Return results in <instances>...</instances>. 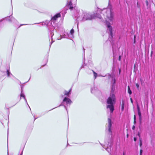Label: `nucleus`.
I'll use <instances>...</instances> for the list:
<instances>
[{
	"instance_id": "35",
	"label": "nucleus",
	"mask_w": 155,
	"mask_h": 155,
	"mask_svg": "<svg viewBox=\"0 0 155 155\" xmlns=\"http://www.w3.org/2000/svg\"><path fill=\"white\" fill-rule=\"evenodd\" d=\"M27 105H28V107H29V105H28V103H27Z\"/></svg>"
},
{
	"instance_id": "1",
	"label": "nucleus",
	"mask_w": 155,
	"mask_h": 155,
	"mask_svg": "<svg viewBox=\"0 0 155 155\" xmlns=\"http://www.w3.org/2000/svg\"><path fill=\"white\" fill-rule=\"evenodd\" d=\"M112 79L111 81L112 87L111 91L110 94V96L107 100V103L108 105L107 106V109H109L111 113H112L114 110V104L116 102V97L114 94L115 90L114 84L115 83V80L112 77L111 75H109Z\"/></svg>"
},
{
	"instance_id": "5",
	"label": "nucleus",
	"mask_w": 155,
	"mask_h": 155,
	"mask_svg": "<svg viewBox=\"0 0 155 155\" xmlns=\"http://www.w3.org/2000/svg\"><path fill=\"white\" fill-rule=\"evenodd\" d=\"M112 122L111 121V119L110 118H108V124L107 125L108 128V132L109 134L111 135L112 134L111 127H112Z\"/></svg>"
},
{
	"instance_id": "9",
	"label": "nucleus",
	"mask_w": 155,
	"mask_h": 155,
	"mask_svg": "<svg viewBox=\"0 0 155 155\" xmlns=\"http://www.w3.org/2000/svg\"><path fill=\"white\" fill-rule=\"evenodd\" d=\"M63 101L64 102H65L66 104H70L72 103L71 100L69 98L67 97H64L63 100Z\"/></svg>"
},
{
	"instance_id": "21",
	"label": "nucleus",
	"mask_w": 155,
	"mask_h": 155,
	"mask_svg": "<svg viewBox=\"0 0 155 155\" xmlns=\"http://www.w3.org/2000/svg\"><path fill=\"white\" fill-rule=\"evenodd\" d=\"M134 123H136V117H135V115L134 116Z\"/></svg>"
},
{
	"instance_id": "10",
	"label": "nucleus",
	"mask_w": 155,
	"mask_h": 155,
	"mask_svg": "<svg viewBox=\"0 0 155 155\" xmlns=\"http://www.w3.org/2000/svg\"><path fill=\"white\" fill-rule=\"evenodd\" d=\"M67 5L69 7V9L72 10L74 8L73 5L71 1L68 2L67 3Z\"/></svg>"
},
{
	"instance_id": "28",
	"label": "nucleus",
	"mask_w": 155,
	"mask_h": 155,
	"mask_svg": "<svg viewBox=\"0 0 155 155\" xmlns=\"http://www.w3.org/2000/svg\"><path fill=\"white\" fill-rule=\"evenodd\" d=\"M130 100H131V102L132 103H133V101H132V98H130Z\"/></svg>"
},
{
	"instance_id": "17",
	"label": "nucleus",
	"mask_w": 155,
	"mask_h": 155,
	"mask_svg": "<svg viewBox=\"0 0 155 155\" xmlns=\"http://www.w3.org/2000/svg\"><path fill=\"white\" fill-rule=\"evenodd\" d=\"M128 93L130 94H132V92L131 90H130V87L129 86H128Z\"/></svg>"
},
{
	"instance_id": "16",
	"label": "nucleus",
	"mask_w": 155,
	"mask_h": 155,
	"mask_svg": "<svg viewBox=\"0 0 155 155\" xmlns=\"http://www.w3.org/2000/svg\"><path fill=\"white\" fill-rule=\"evenodd\" d=\"M124 102H122L121 104V110L123 111L124 110Z\"/></svg>"
},
{
	"instance_id": "20",
	"label": "nucleus",
	"mask_w": 155,
	"mask_h": 155,
	"mask_svg": "<svg viewBox=\"0 0 155 155\" xmlns=\"http://www.w3.org/2000/svg\"><path fill=\"white\" fill-rule=\"evenodd\" d=\"M136 87H137V88L138 89L139 87V84H138V83H137V84H136Z\"/></svg>"
},
{
	"instance_id": "7",
	"label": "nucleus",
	"mask_w": 155,
	"mask_h": 155,
	"mask_svg": "<svg viewBox=\"0 0 155 155\" xmlns=\"http://www.w3.org/2000/svg\"><path fill=\"white\" fill-rule=\"evenodd\" d=\"M70 38V34L67 32H65L64 35H61V38H57L58 40H60L62 38Z\"/></svg>"
},
{
	"instance_id": "37",
	"label": "nucleus",
	"mask_w": 155,
	"mask_h": 155,
	"mask_svg": "<svg viewBox=\"0 0 155 155\" xmlns=\"http://www.w3.org/2000/svg\"><path fill=\"white\" fill-rule=\"evenodd\" d=\"M64 107H65L66 109V107L64 106Z\"/></svg>"
},
{
	"instance_id": "25",
	"label": "nucleus",
	"mask_w": 155,
	"mask_h": 155,
	"mask_svg": "<svg viewBox=\"0 0 155 155\" xmlns=\"http://www.w3.org/2000/svg\"><path fill=\"white\" fill-rule=\"evenodd\" d=\"M134 140L135 141H136L137 140V139L136 137H134Z\"/></svg>"
},
{
	"instance_id": "3",
	"label": "nucleus",
	"mask_w": 155,
	"mask_h": 155,
	"mask_svg": "<svg viewBox=\"0 0 155 155\" xmlns=\"http://www.w3.org/2000/svg\"><path fill=\"white\" fill-rule=\"evenodd\" d=\"M95 16L91 15L89 13H85L83 17L82 20L85 21L91 20L93 18H95Z\"/></svg>"
},
{
	"instance_id": "8",
	"label": "nucleus",
	"mask_w": 155,
	"mask_h": 155,
	"mask_svg": "<svg viewBox=\"0 0 155 155\" xmlns=\"http://www.w3.org/2000/svg\"><path fill=\"white\" fill-rule=\"evenodd\" d=\"M49 29L50 30V35L51 37V39H52V36L54 35L53 31L54 29V26H51L49 28Z\"/></svg>"
},
{
	"instance_id": "26",
	"label": "nucleus",
	"mask_w": 155,
	"mask_h": 155,
	"mask_svg": "<svg viewBox=\"0 0 155 155\" xmlns=\"http://www.w3.org/2000/svg\"><path fill=\"white\" fill-rule=\"evenodd\" d=\"M97 17L99 18L100 19H101V16H98Z\"/></svg>"
},
{
	"instance_id": "4",
	"label": "nucleus",
	"mask_w": 155,
	"mask_h": 155,
	"mask_svg": "<svg viewBox=\"0 0 155 155\" xmlns=\"http://www.w3.org/2000/svg\"><path fill=\"white\" fill-rule=\"evenodd\" d=\"M106 23L107 25L108 30L109 31V39L110 41L111 40L112 38L113 37L112 31V27L110 26V23L109 22H108L107 21H106Z\"/></svg>"
},
{
	"instance_id": "34",
	"label": "nucleus",
	"mask_w": 155,
	"mask_h": 155,
	"mask_svg": "<svg viewBox=\"0 0 155 155\" xmlns=\"http://www.w3.org/2000/svg\"><path fill=\"white\" fill-rule=\"evenodd\" d=\"M120 70H119V73H120Z\"/></svg>"
},
{
	"instance_id": "30",
	"label": "nucleus",
	"mask_w": 155,
	"mask_h": 155,
	"mask_svg": "<svg viewBox=\"0 0 155 155\" xmlns=\"http://www.w3.org/2000/svg\"><path fill=\"white\" fill-rule=\"evenodd\" d=\"M125 153L124 152L123 153V155H125Z\"/></svg>"
},
{
	"instance_id": "22",
	"label": "nucleus",
	"mask_w": 155,
	"mask_h": 155,
	"mask_svg": "<svg viewBox=\"0 0 155 155\" xmlns=\"http://www.w3.org/2000/svg\"><path fill=\"white\" fill-rule=\"evenodd\" d=\"M142 141L141 140H140V145L141 147L142 146Z\"/></svg>"
},
{
	"instance_id": "36",
	"label": "nucleus",
	"mask_w": 155,
	"mask_h": 155,
	"mask_svg": "<svg viewBox=\"0 0 155 155\" xmlns=\"http://www.w3.org/2000/svg\"><path fill=\"white\" fill-rule=\"evenodd\" d=\"M27 105H28V107H29V105H28V103H27Z\"/></svg>"
},
{
	"instance_id": "24",
	"label": "nucleus",
	"mask_w": 155,
	"mask_h": 155,
	"mask_svg": "<svg viewBox=\"0 0 155 155\" xmlns=\"http://www.w3.org/2000/svg\"><path fill=\"white\" fill-rule=\"evenodd\" d=\"M91 92L92 93H94V91L92 89H91Z\"/></svg>"
},
{
	"instance_id": "19",
	"label": "nucleus",
	"mask_w": 155,
	"mask_h": 155,
	"mask_svg": "<svg viewBox=\"0 0 155 155\" xmlns=\"http://www.w3.org/2000/svg\"><path fill=\"white\" fill-rule=\"evenodd\" d=\"M94 74V77L95 78V79L96 78V77L97 76V74L95 73V72L93 71Z\"/></svg>"
},
{
	"instance_id": "12",
	"label": "nucleus",
	"mask_w": 155,
	"mask_h": 155,
	"mask_svg": "<svg viewBox=\"0 0 155 155\" xmlns=\"http://www.w3.org/2000/svg\"><path fill=\"white\" fill-rule=\"evenodd\" d=\"M22 91H23V90H22V88H21V97H23L24 98V99L25 100V101L26 103H27V101L25 97V94L22 93Z\"/></svg>"
},
{
	"instance_id": "14",
	"label": "nucleus",
	"mask_w": 155,
	"mask_h": 155,
	"mask_svg": "<svg viewBox=\"0 0 155 155\" xmlns=\"http://www.w3.org/2000/svg\"><path fill=\"white\" fill-rule=\"evenodd\" d=\"M71 89H70L68 92L65 91L64 93V95H66V96H68L69 95L71 94Z\"/></svg>"
},
{
	"instance_id": "38",
	"label": "nucleus",
	"mask_w": 155,
	"mask_h": 155,
	"mask_svg": "<svg viewBox=\"0 0 155 155\" xmlns=\"http://www.w3.org/2000/svg\"><path fill=\"white\" fill-rule=\"evenodd\" d=\"M74 7H75V6H74Z\"/></svg>"
},
{
	"instance_id": "11",
	"label": "nucleus",
	"mask_w": 155,
	"mask_h": 155,
	"mask_svg": "<svg viewBox=\"0 0 155 155\" xmlns=\"http://www.w3.org/2000/svg\"><path fill=\"white\" fill-rule=\"evenodd\" d=\"M103 147L109 153L111 151V144L108 146L107 147V148H106L105 146V145L103 146Z\"/></svg>"
},
{
	"instance_id": "33",
	"label": "nucleus",
	"mask_w": 155,
	"mask_h": 155,
	"mask_svg": "<svg viewBox=\"0 0 155 155\" xmlns=\"http://www.w3.org/2000/svg\"><path fill=\"white\" fill-rule=\"evenodd\" d=\"M135 35L134 36V41H135Z\"/></svg>"
},
{
	"instance_id": "27",
	"label": "nucleus",
	"mask_w": 155,
	"mask_h": 155,
	"mask_svg": "<svg viewBox=\"0 0 155 155\" xmlns=\"http://www.w3.org/2000/svg\"><path fill=\"white\" fill-rule=\"evenodd\" d=\"M146 3L147 5H148V2L147 1H146Z\"/></svg>"
},
{
	"instance_id": "6",
	"label": "nucleus",
	"mask_w": 155,
	"mask_h": 155,
	"mask_svg": "<svg viewBox=\"0 0 155 155\" xmlns=\"http://www.w3.org/2000/svg\"><path fill=\"white\" fill-rule=\"evenodd\" d=\"M61 16V15L60 13L56 14L51 18V21L54 22L58 18L60 17Z\"/></svg>"
},
{
	"instance_id": "13",
	"label": "nucleus",
	"mask_w": 155,
	"mask_h": 155,
	"mask_svg": "<svg viewBox=\"0 0 155 155\" xmlns=\"http://www.w3.org/2000/svg\"><path fill=\"white\" fill-rule=\"evenodd\" d=\"M74 32V30L73 29H72L70 31V38H73V34Z\"/></svg>"
},
{
	"instance_id": "29",
	"label": "nucleus",
	"mask_w": 155,
	"mask_h": 155,
	"mask_svg": "<svg viewBox=\"0 0 155 155\" xmlns=\"http://www.w3.org/2000/svg\"><path fill=\"white\" fill-rule=\"evenodd\" d=\"M120 56H119V60L120 61Z\"/></svg>"
},
{
	"instance_id": "32",
	"label": "nucleus",
	"mask_w": 155,
	"mask_h": 155,
	"mask_svg": "<svg viewBox=\"0 0 155 155\" xmlns=\"http://www.w3.org/2000/svg\"><path fill=\"white\" fill-rule=\"evenodd\" d=\"M134 128H135V127H134V126L133 127L132 129H134Z\"/></svg>"
},
{
	"instance_id": "2",
	"label": "nucleus",
	"mask_w": 155,
	"mask_h": 155,
	"mask_svg": "<svg viewBox=\"0 0 155 155\" xmlns=\"http://www.w3.org/2000/svg\"><path fill=\"white\" fill-rule=\"evenodd\" d=\"M102 12H106L107 18L112 23L114 19V13L112 12L111 6L109 5L107 9H104Z\"/></svg>"
},
{
	"instance_id": "15",
	"label": "nucleus",
	"mask_w": 155,
	"mask_h": 155,
	"mask_svg": "<svg viewBox=\"0 0 155 155\" xmlns=\"http://www.w3.org/2000/svg\"><path fill=\"white\" fill-rule=\"evenodd\" d=\"M7 74L8 76V77H10L11 75H12V74L10 72L9 70H8L7 71Z\"/></svg>"
},
{
	"instance_id": "31",
	"label": "nucleus",
	"mask_w": 155,
	"mask_h": 155,
	"mask_svg": "<svg viewBox=\"0 0 155 155\" xmlns=\"http://www.w3.org/2000/svg\"><path fill=\"white\" fill-rule=\"evenodd\" d=\"M23 153V151L20 154V155H22Z\"/></svg>"
},
{
	"instance_id": "23",
	"label": "nucleus",
	"mask_w": 155,
	"mask_h": 155,
	"mask_svg": "<svg viewBox=\"0 0 155 155\" xmlns=\"http://www.w3.org/2000/svg\"><path fill=\"white\" fill-rule=\"evenodd\" d=\"M142 150H140V155H142Z\"/></svg>"
},
{
	"instance_id": "18",
	"label": "nucleus",
	"mask_w": 155,
	"mask_h": 155,
	"mask_svg": "<svg viewBox=\"0 0 155 155\" xmlns=\"http://www.w3.org/2000/svg\"><path fill=\"white\" fill-rule=\"evenodd\" d=\"M137 108L138 110V114L140 118H141V113L139 110V107H137Z\"/></svg>"
}]
</instances>
